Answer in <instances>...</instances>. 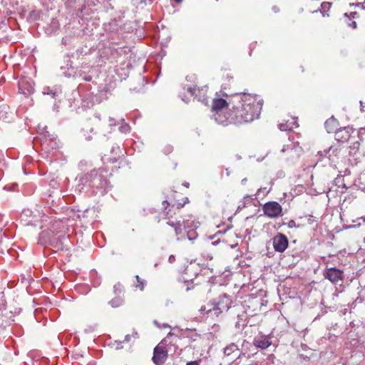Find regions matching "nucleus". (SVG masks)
I'll list each match as a JSON object with an SVG mask.
<instances>
[{
    "label": "nucleus",
    "mask_w": 365,
    "mask_h": 365,
    "mask_svg": "<svg viewBox=\"0 0 365 365\" xmlns=\"http://www.w3.org/2000/svg\"><path fill=\"white\" fill-rule=\"evenodd\" d=\"M189 202L188 198L185 197L182 202H176L170 205V202L164 200L163 207L165 219L168 220L167 223L174 228L175 235L183 238L186 237L189 240H192L197 236L195 229L198 227L200 222L192 215L185 216L182 221L174 217L176 215V211L180 210Z\"/></svg>",
    "instance_id": "f257e3e1"
},
{
    "label": "nucleus",
    "mask_w": 365,
    "mask_h": 365,
    "mask_svg": "<svg viewBox=\"0 0 365 365\" xmlns=\"http://www.w3.org/2000/svg\"><path fill=\"white\" fill-rule=\"evenodd\" d=\"M262 105V101L257 95H240L238 103L230 109V124L242 125L257 119Z\"/></svg>",
    "instance_id": "f03ea898"
},
{
    "label": "nucleus",
    "mask_w": 365,
    "mask_h": 365,
    "mask_svg": "<svg viewBox=\"0 0 365 365\" xmlns=\"http://www.w3.org/2000/svg\"><path fill=\"white\" fill-rule=\"evenodd\" d=\"M229 103L222 98L213 99L211 112L215 120L220 124L227 125L230 124V109L227 110Z\"/></svg>",
    "instance_id": "7ed1b4c3"
},
{
    "label": "nucleus",
    "mask_w": 365,
    "mask_h": 365,
    "mask_svg": "<svg viewBox=\"0 0 365 365\" xmlns=\"http://www.w3.org/2000/svg\"><path fill=\"white\" fill-rule=\"evenodd\" d=\"M179 339L178 335L170 332L154 349L153 361L155 365H163L168 358V350L165 346L175 344Z\"/></svg>",
    "instance_id": "20e7f679"
},
{
    "label": "nucleus",
    "mask_w": 365,
    "mask_h": 365,
    "mask_svg": "<svg viewBox=\"0 0 365 365\" xmlns=\"http://www.w3.org/2000/svg\"><path fill=\"white\" fill-rule=\"evenodd\" d=\"M262 210L264 214L270 218L277 217L279 215H282V206L279 205V203L275 201L266 202L263 205Z\"/></svg>",
    "instance_id": "39448f33"
},
{
    "label": "nucleus",
    "mask_w": 365,
    "mask_h": 365,
    "mask_svg": "<svg viewBox=\"0 0 365 365\" xmlns=\"http://www.w3.org/2000/svg\"><path fill=\"white\" fill-rule=\"evenodd\" d=\"M273 247L276 252H283L289 245L288 238L282 233L278 232L272 239Z\"/></svg>",
    "instance_id": "423d86ee"
},
{
    "label": "nucleus",
    "mask_w": 365,
    "mask_h": 365,
    "mask_svg": "<svg viewBox=\"0 0 365 365\" xmlns=\"http://www.w3.org/2000/svg\"><path fill=\"white\" fill-rule=\"evenodd\" d=\"M324 277L332 283H337L343 280V272L335 267H331L327 269Z\"/></svg>",
    "instance_id": "0eeeda50"
},
{
    "label": "nucleus",
    "mask_w": 365,
    "mask_h": 365,
    "mask_svg": "<svg viewBox=\"0 0 365 365\" xmlns=\"http://www.w3.org/2000/svg\"><path fill=\"white\" fill-rule=\"evenodd\" d=\"M207 89L208 88L207 86L200 88L195 86L193 87H189L187 91L192 96H194L199 101H203L206 100Z\"/></svg>",
    "instance_id": "6e6552de"
},
{
    "label": "nucleus",
    "mask_w": 365,
    "mask_h": 365,
    "mask_svg": "<svg viewBox=\"0 0 365 365\" xmlns=\"http://www.w3.org/2000/svg\"><path fill=\"white\" fill-rule=\"evenodd\" d=\"M351 129L349 128H344L335 132V139L338 142L346 143L348 142L351 138Z\"/></svg>",
    "instance_id": "1a4fd4ad"
},
{
    "label": "nucleus",
    "mask_w": 365,
    "mask_h": 365,
    "mask_svg": "<svg viewBox=\"0 0 365 365\" xmlns=\"http://www.w3.org/2000/svg\"><path fill=\"white\" fill-rule=\"evenodd\" d=\"M217 304H219L221 309H224L225 311H227L232 304V300L230 298L225 294L220 296L217 301H216Z\"/></svg>",
    "instance_id": "9d476101"
},
{
    "label": "nucleus",
    "mask_w": 365,
    "mask_h": 365,
    "mask_svg": "<svg viewBox=\"0 0 365 365\" xmlns=\"http://www.w3.org/2000/svg\"><path fill=\"white\" fill-rule=\"evenodd\" d=\"M240 349L235 344H230L224 349V353L226 356H232L236 357L240 355Z\"/></svg>",
    "instance_id": "9b49d317"
},
{
    "label": "nucleus",
    "mask_w": 365,
    "mask_h": 365,
    "mask_svg": "<svg viewBox=\"0 0 365 365\" xmlns=\"http://www.w3.org/2000/svg\"><path fill=\"white\" fill-rule=\"evenodd\" d=\"M221 307L219 306V304H217L216 301H212L210 303H208V309H207V314H214L215 316L220 315L224 309H220Z\"/></svg>",
    "instance_id": "f8f14e48"
},
{
    "label": "nucleus",
    "mask_w": 365,
    "mask_h": 365,
    "mask_svg": "<svg viewBox=\"0 0 365 365\" xmlns=\"http://www.w3.org/2000/svg\"><path fill=\"white\" fill-rule=\"evenodd\" d=\"M254 345L256 347L261 348L262 349H265L271 345V341L267 337L262 336L259 339H255Z\"/></svg>",
    "instance_id": "ddd939ff"
},
{
    "label": "nucleus",
    "mask_w": 365,
    "mask_h": 365,
    "mask_svg": "<svg viewBox=\"0 0 365 365\" xmlns=\"http://www.w3.org/2000/svg\"><path fill=\"white\" fill-rule=\"evenodd\" d=\"M325 128L328 133H335L337 126V121L334 118H329L325 122Z\"/></svg>",
    "instance_id": "4468645a"
},
{
    "label": "nucleus",
    "mask_w": 365,
    "mask_h": 365,
    "mask_svg": "<svg viewBox=\"0 0 365 365\" xmlns=\"http://www.w3.org/2000/svg\"><path fill=\"white\" fill-rule=\"evenodd\" d=\"M139 338L138 334L137 331H133L132 334H127L125 336V339L123 342H127V343H133L137 339Z\"/></svg>",
    "instance_id": "2eb2a0df"
},
{
    "label": "nucleus",
    "mask_w": 365,
    "mask_h": 365,
    "mask_svg": "<svg viewBox=\"0 0 365 365\" xmlns=\"http://www.w3.org/2000/svg\"><path fill=\"white\" fill-rule=\"evenodd\" d=\"M136 282L135 283L134 286L135 288L140 289V291H143L145 288V285L146 284L145 280L141 279L138 275L135 276Z\"/></svg>",
    "instance_id": "dca6fc26"
},
{
    "label": "nucleus",
    "mask_w": 365,
    "mask_h": 365,
    "mask_svg": "<svg viewBox=\"0 0 365 365\" xmlns=\"http://www.w3.org/2000/svg\"><path fill=\"white\" fill-rule=\"evenodd\" d=\"M293 150V148L291 146V145H284L282 149L281 150L282 152L284 153V152H289V153H291L292 152Z\"/></svg>",
    "instance_id": "f3484780"
},
{
    "label": "nucleus",
    "mask_w": 365,
    "mask_h": 365,
    "mask_svg": "<svg viewBox=\"0 0 365 365\" xmlns=\"http://www.w3.org/2000/svg\"><path fill=\"white\" fill-rule=\"evenodd\" d=\"M207 309H208V304H207V306L201 307V308L200 309V312L201 313H207Z\"/></svg>",
    "instance_id": "a211bd4d"
},
{
    "label": "nucleus",
    "mask_w": 365,
    "mask_h": 365,
    "mask_svg": "<svg viewBox=\"0 0 365 365\" xmlns=\"http://www.w3.org/2000/svg\"><path fill=\"white\" fill-rule=\"evenodd\" d=\"M175 261H176L175 256H174V255H170V256L169 257V258H168V262H169L170 264L174 263Z\"/></svg>",
    "instance_id": "6ab92c4d"
},
{
    "label": "nucleus",
    "mask_w": 365,
    "mask_h": 365,
    "mask_svg": "<svg viewBox=\"0 0 365 365\" xmlns=\"http://www.w3.org/2000/svg\"><path fill=\"white\" fill-rule=\"evenodd\" d=\"M330 6H331V4L329 2H324L322 4V7L324 9L330 7Z\"/></svg>",
    "instance_id": "aec40b11"
},
{
    "label": "nucleus",
    "mask_w": 365,
    "mask_h": 365,
    "mask_svg": "<svg viewBox=\"0 0 365 365\" xmlns=\"http://www.w3.org/2000/svg\"><path fill=\"white\" fill-rule=\"evenodd\" d=\"M186 365H200V364L197 361H192L187 363Z\"/></svg>",
    "instance_id": "412c9836"
},
{
    "label": "nucleus",
    "mask_w": 365,
    "mask_h": 365,
    "mask_svg": "<svg viewBox=\"0 0 365 365\" xmlns=\"http://www.w3.org/2000/svg\"><path fill=\"white\" fill-rule=\"evenodd\" d=\"M293 224H294V222L292 220V221H290V222H289V227H292V226H293Z\"/></svg>",
    "instance_id": "4be33fe9"
},
{
    "label": "nucleus",
    "mask_w": 365,
    "mask_h": 365,
    "mask_svg": "<svg viewBox=\"0 0 365 365\" xmlns=\"http://www.w3.org/2000/svg\"><path fill=\"white\" fill-rule=\"evenodd\" d=\"M293 224H294V222L292 220V221H290V222H289V227H292V226H293Z\"/></svg>",
    "instance_id": "5701e85b"
},
{
    "label": "nucleus",
    "mask_w": 365,
    "mask_h": 365,
    "mask_svg": "<svg viewBox=\"0 0 365 365\" xmlns=\"http://www.w3.org/2000/svg\"><path fill=\"white\" fill-rule=\"evenodd\" d=\"M299 69L301 70V72H304V68L303 66H300Z\"/></svg>",
    "instance_id": "b1692460"
},
{
    "label": "nucleus",
    "mask_w": 365,
    "mask_h": 365,
    "mask_svg": "<svg viewBox=\"0 0 365 365\" xmlns=\"http://www.w3.org/2000/svg\"><path fill=\"white\" fill-rule=\"evenodd\" d=\"M175 1L178 4L180 3L182 1V0H175Z\"/></svg>",
    "instance_id": "393cba45"
},
{
    "label": "nucleus",
    "mask_w": 365,
    "mask_h": 365,
    "mask_svg": "<svg viewBox=\"0 0 365 365\" xmlns=\"http://www.w3.org/2000/svg\"><path fill=\"white\" fill-rule=\"evenodd\" d=\"M242 183L244 182H246V178H244L242 180Z\"/></svg>",
    "instance_id": "a878e982"
},
{
    "label": "nucleus",
    "mask_w": 365,
    "mask_h": 365,
    "mask_svg": "<svg viewBox=\"0 0 365 365\" xmlns=\"http://www.w3.org/2000/svg\"><path fill=\"white\" fill-rule=\"evenodd\" d=\"M242 183L244 182H246V178H244L242 180Z\"/></svg>",
    "instance_id": "bb28decb"
},
{
    "label": "nucleus",
    "mask_w": 365,
    "mask_h": 365,
    "mask_svg": "<svg viewBox=\"0 0 365 365\" xmlns=\"http://www.w3.org/2000/svg\"><path fill=\"white\" fill-rule=\"evenodd\" d=\"M90 80H91V78H90V77H89V78H86V81H89Z\"/></svg>",
    "instance_id": "cd10ccee"
}]
</instances>
